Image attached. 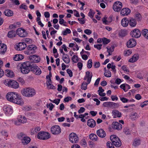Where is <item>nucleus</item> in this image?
Listing matches in <instances>:
<instances>
[{
	"label": "nucleus",
	"mask_w": 148,
	"mask_h": 148,
	"mask_svg": "<svg viewBox=\"0 0 148 148\" xmlns=\"http://www.w3.org/2000/svg\"><path fill=\"white\" fill-rule=\"evenodd\" d=\"M7 100L13 103L21 105L23 104L22 99L16 92H8L6 95Z\"/></svg>",
	"instance_id": "f257e3e1"
},
{
	"label": "nucleus",
	"mask_w": 148,
	"mask_h": 148,
	"mask_svg": "<svg viewBox=\"0 0 148 148\" xmlns=\"http://www.w3.org/2000/svg\"><path fill=\"white\" fill-rule=\"evenodd\" d=\"M32 66L31 63L29 61L25 62L23 63L21 67V71L23 74H27L31 71Z\"/></svg>",
	"instance_id": "f03ea898"
},
{
	"label": "nucleus",
	"mask_w": 148,
	"mask_h": 148,
	"mask_svg": "<svg viewBox=\"0 0 148 148\" xmlns=\"http://www.w3.org/2000/svg\"><path fill=\"white\" fill-rule=\"evenodd\" d=\"M21 93L23 95L26 97H32L36 94L35 90L29 87L23 89L21 91Z\"/></svg>",
	"instance_id": "7ed1b4c3"
},
{
	"label": "nucleus",
	"mask_w": 148,
	"mask_h": 148,
	"mask_svg": "<svg viewBox=\"0 0 148 148\" xmlns=\"http://www.w3.org/2000/svg\"><path fill=\"white\" fill-rule=\"evenodd\" d=\"M50 137V134L47 132H41L38 133L37 136L38 138L40 139L47 140Z\"/></svg>",
	"instance_id": "20e7f679"
},
{
	"label": "nucleus",
	"mask_w": 148,
	"mask_h": 148,
	"mask_svg": "<svg viewBox=\"0 0 148 148\" xmlns=\"http://www.w3.org/2000/svg\"><path fill=\"white\" fill-rule=\"evenodd\" d=\"M122 7V3L119 1L115 2L113 5V8L114 10L117 12H120Z\"/></svg>",
	"instance_id": "39448f33"
},
{
	"label": "nucleus",
	"mask_w": 148,
	"mask_h": 148,
	"mask_svg": "<svg viewBox=\"0 0 148 148\" xmlns=\"http://www.w3.org/2000/svg\"><path fill=\"white\" fill-rule=\"evenodd\" d=\"M31 71L33 72L36 75H40L41 73L40 69L35 64H32Z\"/></svg>",
	"instance_id": "423d86ee"
},
{
	"label": "nucleus",
	"mask_w": 148,
	"mask_h": 148,
	"mask_svg": "<svg viewBox=\"0 0 148 148\" xmlns=\"http://www.w3.org/2000/svg\"><path fill=\"white\" fill-rule=\"evenodd\" d=\"M79 140V137L74 133H72L69 135V140L73 143H77Z\"/></svg>",
	"instance_id": "0eeeda50"
},
{
	"label": "nucleus",
	"mask_w": 148,
	"mask_h": 148,
	"mask_svg": "<svg viewBox=\"0 0 148 148\" xmlns=\"http://www.w3.org/2000/svg\"><path fill=\"white\" fill-rule=\"evenodd\" d=\"M51 133L54 135L58 134L61 132L60 127L57 125L52 126L51 128Z\"/></svg>",
	"instance_id": "6e6552de"
},
{
	"label": "nucleus",
	"mask_w": 148,
	"mask_h": 148,
	"mask_svg": "<svg viewBox=\"0 0 148 148\" xmlns=\"http://www.w3.org/2000/svg\"><path fill=\"white\" fill-rule=\"evenodd\" d=\"M16 34L21 37H25L27 36V33L24 29H22L20 28H18L16 31Z\"/></svg>",
	"instance_id": "1a4fd4ad"
},
{
	"label": "nucleus",
	"mask_w": 148,
	"mask_h": 148,
	"mask_svg": "<svg viewBox=\"0 0 148 148\" xmlns=\"http://www.w3.org/2000/svg\"><path fill=\"white\" fill-rule=\"evenodd\" d=\"M130 35L133 37L138 38L140 36L141 33L138 29H135L131 32Z\"/></svg>",
	"instance_id": "9d476101"
},
{
	"label": "nucleus",
	"mask_w": 148,
	"mask_h": 148,
	"mask_svg": "<svg viewBox=\"0 0 148 148\" xmlns=\"http://www.w3.org/2000/svg\"><path fill=\"white\" fill-rule=\"evenodd\" d=\"M29 58L30 61H29L30 62H38L40 61L39 58L35 55L29 56Z\"/></svg>",
	"instance_id": "9b49d317"
},
{
	"label": "nucleus",
	"mask_w": 148,
	"mask_h": 148,
	"mask_svg": "<svg viewBox=\"0 0 148 148\" xmlns=\"http://www.w3.org/2000/svg\"><path fill=\"white\" fill-rule=\"evenodd\" d=\"M136 42L135 39L132 38L130 39L127 42V46L129 48H132L135 46Z\"/></svg>",
	"instance_id": "f8f14e48"
},
{
	"label": "nucleus",
	"mask_w": 148,
	"mask_h": 148,
	"mask_svg": "<svg viewBox=\"0 0 148 148\" xmlns=\"http://www.w3.org/2000/svg\"><path fill=\"white\" fill-rule=\"evenodd\" d=\"M27 47V45L24 42H19L17 45L16 49L18 51H22L24 49Z\"/></svg>",
	"instance_id": "ddd939ff"
},
{
	"label": "nucleus",
	"mask_w": 148,
	"mask_h": 148,
	"mask_svg": "<svg viewBox=\"0 0 148 148\" xmlns=\"http://www.w3.org/2000/svg\"><path fill=\"white\" fill-rule=\"evenodd\" d=\"M112 127L114 129L120 130L122 128V125L117 122H113L112 124Z\"/></svg>",
	"instance_id": "4468645a"
},
{
	"label": "nucleus",
	"mask_w": 148,
	"mask_h": 148,
	"mask_svg": "<svg viewBox=\"0 0 148 148\" xmlns=\"http://www.w3.org/2000/svg\"><path fill=\"white\" fill-rule=\"evenodd\" d=\"M97 134L99 137L104 138L106 136V134L103 130L100 129L97 131Z\"/></svg>",
	"instance_id": "2eb2a0df"
},
{
	"label": "nucleus",
	"mask_w": 148,
	"mask_h": 148,
	"mask_svg": "<svg viewBox=\"0 0 148 148\" xmlns=\"http://www.w3.org/2000/svg\"><path fill=\"white\" fill-rule=\"evenodd\" d=\"M131 12L130 10L127 8L122 9L121 11V14L122 16H126L128 15Z\"/></svg>",
	"instance_id": "dca6fc26"
},
{
	"label": "nucleus",
	"mask_w": 148,
	"mask_h": 148,
	"mask_svg": "<svg viewBox=\"0 0 148 148\" xmlns=\"http://www.w3.org/2000/svg\"><path fill=\"white\" fill-rule=\"evenodd\" d=\"M9 87L12 88L16 89L18 88L19 87V84L16 81L13 80L12 81L10 80V84Z\"/></svg>",
	"instance_id": "f3484780"
},
{
	"label": "nucleus",
	"mask_w": 148,
	"mask_h": 148,
	"mask_svg": "<svg viewBox=\"0 0 148 148\" xmlns=\"http://www.w3.org/2000/svg\"><path fill=\"white\" fill-rule=\"evenodd\" d=\"M25 119L23 121L22 120H20V119H18L17 120L13 121V123L16 125H21V123H24L27 121L26 118H24Z\"/></svg>",
	"instance_id": "a211bd4d"
},
{
	"label": "nucleus",
	"mask_w": 148,
	"mask_h": 148,
	"mask_svg": "<svg viewBox=\"0 0 148 148\" xmlns=\"http://www.w3.org/2000/svg\"><path fill=\"white\" fill-rule=\"evenodd\" d=\"M87 125L90 127H93L96 125L95 121L93 119H89L87 122Z\"/></svg>",
	"instance_id": "6ab92c4d"
},
{
	"label": "nucleus",
	"mask_w": 148,
	"mask_h": 148,
	"mask_svg": "<svg viewBox=\"0 0 148 148\" xmlns=\"http://www.w3.org/2000/svg\"><path fill=\"white\" fill-rule=\"evenodd\" d=\"M110 139L113 144H115L116 142H117L120 140L118 137L114 135H112L110 136Z\"/></svg>",
	"instance_id": "aec40b11"
},
{
	"label": "nucleus",
	"mask_w": 148,
	"mask_h": 148,
	"mask_svg": "<svg viewBox=\"0 0 148 148\" xmlns=\"http://www.w3.org/2000/svg\"><path fill=\"white\" fill-rule=\"evenodd\" d=\"M110 139L113 144H115L116 142H117L120 140L118 137L114 135H112L110 136Z\"/></svg>",
	"instance_id": "412c9836"
},
{
	"label": "nucleus",
	"mask_w": 148,
	"mask_h": 148,
	"mask_svg": "<svg viewBox=\"0 0 148 148\" xmlns=\"http://www.w3.org/2000/svg\"><path fill=\"white\" fill-rule=\"evenodd\" d=\"M110 139L113 144H115L116 142H117L120 140L118 137L114 135H112L110 136Z\"/></svg>",
	"instance_id": "4be33fe9"
},
{
	"label": "nucleus",
	"mask_w": 148,
	"mask_h": 148,
	"mask_svg": "<svg viewBox=\"0 0 148 148\" xmlns=\"http://www.w3.org/2000/svg\"><path fill=\"white\" fill-rule=\"evenodd\" d=\"M87 78V82L88 84H89L91 82V78H92V75L91 72L89 71H87L86 72L85 75Z\"/></svg>",
	"instance_id": "5701e85b"
},
{
	"label": "nucleus",
	"mask_w": 148,
	"mask_h": 148,
	"mask_svg": "<svg viewBox=\"0 0 148 148\" xmlns=\"http://www.w3.org/2000/svg\"><path fill=\"white\" fill-rule=\"evenodd\" d=\"M129 23V21L126 18H123L121 20V25L124 27H127Z\"/></svg>",
	"instance_id": "b1692460"
},
{
	"label": "nucleus",
	"mask_w": 148,
	"mask_h": 148,
	"mask_svg": "<svg viewBox=\"0 0 148 148\" xmlns=\"http://www.w3.org/2000/svg\"><path fill=\"white\" fill-rule=\"evenodd\" d=\"M30 140L31 139L29 137L25 136L21 140V142L23 145H26L30 142Z\"/></svg>",
	"instance_id": "393cba45"
},
{
	"label": "nucleus",
	"mask_w": 148,
	"mask_h": 148,
	"mask_svg": "<svg viewBox=\"0 0 148 148\" xmlns=\"http://www.w3.org/2000/svg\"><path fill=\"white\" fill-rule=\"evenodd\" d=\"M6 51V46L5 44H0V53L3 54Z\"/></svg>",
	"instance_id": "a878e982"
},
{
	"label": "nucleus",
	"mask_w": 148,
	"mask_h": 148,
	"mask_svg": "<svg viewBox=\"0 0 148 148\" xmlns=\"http://www.w3.org/2000/svg\"><path fill=\"white\" fill-rule=\"evenodd\" d=\"M4 111L6 114H11L12 113L13 110L12 108L10 107H4Z\"/></svg>",
	"instance_id": "bb28decb"
},
{
	"label": "nucleus",
	"mask_w": 148,
	"mask_h": 148,
	"mask_svg": "<svg viewBox=\"0 0 148 148\" xmlns=\"http://www.w3.org/2000/svg\"><path fill=\"white\" fill-rule=\"evenodd\" d=\"M139 56L137 54H135L129 60V62H134L136 61L138 59Z\"/></svg>",
	"instance_id": "cd10ccee"
},
{
	"label": "nucleus",
	"mask_w": 148,
	"mask_h": 148,
	"mask_svg": "<svg viewBox=\"0 0 148 148\" xmlns=\"http://www.w3.org/2000/svg\"><path fill=\"white\" fill-rule=\"evenodd\" d=\"M16 36V33L14 30H11L9 31L8 34V36L10 38H12Z\"/></svg>",
	"instance_id": "c85d7f7f"
},
{
	"label": "nucleus",
	"mask_w": 148,
	"mask_h": 148,
	"mask_svg": "<svg viewBox=\"0 0 148 148\" xmlns=\"http://www.w3.org/2000/svg\"><path fill=\"white\" fill-rule=\"evenodd\" d=\"M129 21V25L132 27H135L136 24V20L133 18L130 19Z\"/></svg>",
	"instance_id": "c756f323"
},
{
	"label": "nucleus",
	"mask_w": 148,
	"mask_h": 148,
	"mask_svg": "<svg viewBox=\"0 0 148 148\" xmlns=\"http://www.w3.org/2000/svg\"><path fill=\"white\" fill-rule=\"evenodd\" d=\"M5 15L8 16H13V12L12 10L6 9L4 12Z\"/></svg>",
	"instance_id": "7c9ffc66"
},
{
	"label": "nucleus",
	"mask_w": 148,
	"mask_h": 148,
	"mask_svg": "<svg viewBox=\"0 0 148 148\" xmlns=\"http://www.w3.org/2000/svg\"><path fill=\"white\" fill-rule=\"evenodd\" d=\"M62 60L66 64H68L70 62V59L69 56L65 54V55H63Z\"/></svg>",
	"instance_id": "2f4dec72"
},
{
	"label": "nucleus",
	"mask_w": 148,
	"mask_h": 148,
	"mask_svg": "<svg viewBox=\"0 0 148 148\" xmlns=\"http://www.w3.org/2000/svg\"><path fill=\"white\" fill-rule=\"evenodd\" d=\"M24 58V56L22 55H16L13 58V60L16 61H19Z\"/></svg>",
	"instance_id": "473e14b6"
},
{
	"label": "nucleus",
	"mask_w": 148,
	"mask_h": 148,
	"mask_svg": "<svg viewBox=\"0 0 148 148\" xmlns=\"http://www.w3.org/2000/svg\"><path fill=\"white\" fill-rule=\"evenodd\" d=\"M89 138L93 141H96L98 140V137L96 134H90Z\"/></svg>",
	"instance_id": "72a5a7b5"
},
{
	"label": "nucleus",
	"mask_w": 148,
	"mask_h": 148,
	"mask_svg": "<svg viewBox=\"0 0 148 148\" xmlns=\"http://www.w3.org/2000/svg\"><path fill=\"white\" fill-rule=\"evenodd\" d=\"M140 140L139 139L135 138L133 142L132 145L134 147H136L140 144Z\"/></svg>",
	"instance_id": "f704fd0d"
},
{
	"label": "nucleus",
	"mask_w": 148,
	"mask_h": 148,
	"mask_svg": "<svg viewBox=\"0 0 148 148\" xmlns=\"http://www.w3.org/2000/svg\"><path fill=\"white\" fill-rule=\"evenodd\" d=\"M6 75L8 77H12L14 76V72L11 70L8 69L6 70Z\"/></svg>",
	"instance_id": "c9c22d12"
},
{
	"label": "nucleus",
	"mask_w": 148,
	"mask_h": 148,
	"mask_svg": "<svg viewBox=\"0 0 148 148\" xmlns=\"http://www.w3.org/2000/svg\"><path fill=\"white\" fill-rule=\"evenodd\" d=\"M40 127L33 128L31 130V134L32 135L40 131Z\"/></svg>",
	"instance_id": "e433bc0d"
},
{
	"label": "nucleus",
	"mask_w": 148,
	"mask_h": 148,
	"mask_svg": "<svg viewBox=\"0 0 148 148\" xmlns=\"http://www.w3.org/2000/svg\"><path fill=\"white\" fill-rule=\"evenodd\" d=\"M112 114L114 116H116L117 117H120L121 116V113L116 110H114L112 111Z\"/></svg>",
	"instance_id": "4c0bfd02"
},
{
	"label": "nucleus",
	"mask_w": 148,
	"mask_h": 148,
	"mask_svg": "<svg viewBox=\"0 0 148 148\" xmlns=\"http://www.w3.org/2000/svg\"><path fill=\"white\" fill-rule=\"evenodd\" d=\"M142 35L147 39H148V30L147 29H144L142 30Z\"/></svg>",
	"instance_id": "58836bf2"
},
{
	"label": "nucleus",
	"mask_w": 148,
	"mask_h": 148,
	"mask_svg": "<svg viewBox=\"0 0 148 148\" xmlns=\"http://www.w3.org/2000/svg\"><path fill=\"white\" fill-rule=\"evenodd\" d=\"M130 117L132 120H135L138 117V114L136 112L132 113L130 115Z\"/></svg>",
	"instance_id": "ea45409f"
},
{
	"label": "nucleus",
	"mask_w": 148,
	"mask_h": 148,
	"mask_svg": "<svg viewBox=\"0 0 148 148\" xmlns=\"http://www.w3.org/2000/svg\"><path fill=\"white\" fill-rule=\"evenodd\" d=\"M110 107L112 108H115L118 107L119 106V104L117 103H115L113 102H110Z\"/></svg>",
	"instance_id": "a19ab883"
},
{
	"label": "nucleus",
	"mask_w": 148,
	"mask_h": 148,
	"mask_svg": "<svg viewBox=\"0 0 148 148\" xmlns=\"http://www.w3.org/2000/svg\"><path fill=\"white\" fill-rule=\"evenodd\" d=\"M135 18L138 21H140L142 19V16L140 13L137 12L135 14Z\"/></svg>",
	"instance_id": "79ce46f5"
},
{
	"label": "nucleus",
	"mask_w": 148,
	"mask_h": 148,
	"mask_svg": "<svg viewBox=\"0 0 148 148\" xmlns=\"http://www.w3.org/2000/svg\"><path fill=\"white\" fill-rule=\"evenodd\" d=\"M126 34V32L124 30H121L119 33V36L123 37L125 36Z\"/></svg>",
	"instance_id": "37998d69"
},
{
	"label": "nucleus",
	"mask_w": 148,
	"mask_h": 148,
	"mask_svg": "<svg viewBox=\"0 0 148 148\" xmlns=\"http://www.w3.org/2000/svg\"><path fill=\"white\" fill-rule=\"evenodd\" d=\"M95 13V12L93 11L91 9H90L89 12L88 14V15L91 18H92Z\"/></svg>",
	"instance_id": "c03bdc74"
},
{
	"label": "nucleus",
	"mask_w": 148,
	"mask_h": 148,
	"mask_svg": "<svg viewBox=\"0 0 148 148\" xmlns=\"http://www.w3.org/2000/svg\"><path fill=\"white\" fill-rule=\"evenodd\" d=\"M88 84V83H86V82H84L82 84L81 87L82 89L86 90L87 89V87Z\"/></svg>",
	"instance_id": "a18cd8bd"
},
{
	"label": "nucleus",
	"mask_w": 148,
	"mask_h": 148,
	"mask_svg": "<svg viewBox=\"0 0 148 148\" xmlns=\"http://www.w3.org/2000/svg\"><path fill=\"white\" fill-rule=\"evenodd\" d=\"M104 75L105 77H110L111 76V72L108 70L104 73Z\"/></svg>",
	"instance_id": "49530a36"
},
{
	"label": "nucleus",
	"mask_w": 148,
	"mask_h": 148,
	"mask_svg": "<svg viewBox=\"0 0 148 148\" xmlns=\"http://www.w3.org/2000/svg\"><path fill=\"white\" fill-rule=\"evenodd\" d=\"M102 40L103 43L105 45L107 44L110 41V39H108L105 38H102Z\"/></svg>",
	"instance_id": "de8ad7c7"
},
{
	"label": "nucleus",
	"mask_w": 148,
	"mask_h": 148,
	"mask_svg": "<svg viewBox=\"0 0 148 148\" xmlns=\"http://www.w3.org/2000/svg\"><path fill=\"white\" fill-rule=\"evenodd\" d=\"M18 138L21 140V141L25 136V135L23 133H21L17 135Z\"/></svg>",
	"instance_id": "09e8293b"
},
{
	"label": "nucleus",
	"mask_w": 148,
	"mask_h": 148,
	"mask_svg": "<svg viewBox=\"0 0 148 148\" xmlns=\"http://www.w3.org/2000/svg\"><path fill=\"white\" fill-rule=\"evenodd\" d=\"M71 33V31L68 28H66L65 30L62 32V33L64 35H66L68 34H70Z\"/></svg>",
	"instance_id": "8fccbe9b"
},
{
	"label": "nucleus",
	"mask_w": 148,
	"mask_h": 148,
	"mask_svg": "<svg viewBox=\"0 0 148 148\" xmlns=\"http://www.w3.org/2000/svg\"><path fill=\"white\" fill-rule=\"evenodd\" d=\"M87 67L90 69L91 68L92 66V62L91 59H90L88 62Z\"/></svg>",
	"instance_id": "3c124183"
},
{
	"label": "nucleus",
	"mask_w": 148,
	"mask_h": 148,
	"mask_svg": "<svg viewBox=\"0 0 148 148\" xmlns=\"http://www.w3.org/2000/svg\"><path fill=\"white\" fill-rule=\"evenodd\" d=\"M106 48L107 49V51L109 50V51H111V52H112L114 51V45H112L110 47L109 46H108Z\"/></svg>",
	"instance_id": "603ef678"
},
{
	"label": "nucleus",
	"mask_w": 148,
	"mask_h": 148,
	"mask_svg": "<svg viewBox=\"0 0 148 148\" xmlns=\"http://www.w3.org/2000/svg\"><path fill=\"white\" fill-rule=\"evenodd\" d=\"M72 60L75 63L77 62L78 61V57L77 56L75 55L73 56Z\"/></svg>",
	"instance_id": "864d4df0"
},
{
	"label": "nucleus",
	"mask_w": 148,
	"mask_h": 148,
	"mask_svg": "<svg viewBox=\"0 0 148 148\" xmlns=\"http://www.w3.org/2000/svg\"><path fill=\"white\" fill-rule=\"evenodd\" d=\"M110 102H105L103 104V106L104 107H110Z\"/></svg>",
	"instance_id": "5fc2aeb1"
},
{
	"label": "nucleus",
	"mask_w": 148,
	"mask_h": 148,
	"mask_svg": "<svg viewBox=\"0 0 148 148\" xmlns=\"http://www.w3.org/2000/svg\"><path fill=\"white\" fill-rule=\"evenodd\" d=\"M49 109L51 111L52 110L53 108L54 107V105L51 103H50L48 105V104H47V108H49Z\"/></svg>",
	"instance_id": "6e6d98bb"
},
{
	"label": "nucleus",
	"mask_w": 148,
	"mask_h": 148,
	"mask_svg": "<svg viewBox=\"0 0 148 148\" xmlns=\"http://www.w3.org/2000/svg\"><path fill=\"white\" fill-rule=\"evenodd\" d=\"M113 145L116 147H119L121 146V143L120 140L117 142H116L115 144H113Z\"/></svg>",
	"instance_id": "4d7b16f0"
},
{
	"label": "nucleus",
	"mask_w": 148,
	"mask_h": 148,
	"mask_svg": "<svg viewBox=\"0 0 148 148\" xmlns=\"http://www.w3.org/2000/svg\"><path fill=\"white\" fill-rule=\"evenodd\" d=\"M18 81L23 84H24L25 81L21 77H19L18 79Z\"/></svg>",
	"instance_id": "13d9d810"
},
{
	"label": "nucleus",
	"mask_w": 148,
	"mask_h": 148,
	"mask_svg": "<svg viewBox=\"0 0 148 148\" xmlns=\"http://www.w3.org/2000/svg\"><path fill=\"white\" fill-rule=\"evenodd\" d=\"M66 71L67 73L69 74V76L70 77H71L73 76V73L71 70L68 69H67Z\"/></svg>",
	"instance_id": "bf43d9fd"
},
{
	"label": "nucleus",
	"mask_w": 148,
	"mask_h": 148,
	"mask_svg": "<svg viewBox=\"0 0 148 148\" xmlns=\"http://www.w3.org/2000/svg\"><path fill=\"white\" fill-rule=\"evenodd\" d=\"M72 99V98L70 97H67L64 99V101L65 102H68L69 100H71Z\"/></svg>",
	"instance_id": "052dcab7"
},
{
	"label": "nucleus",
	"mask_w": 148,
	"mask_h": 148,
	"mask_svg": "<svg viewBox=\"0 0 148 148\" xmlns=\"http://www.w3.org/2000/svg\"><path fill=\"white\" fill-rule=\"evenodd\" d=\"M123 132L126 135H129L130 134L129 130L127 128L124 129Z\"/></svg>",
	"instance_id": "680f3d73"
},
{
	"label": "nucleus",
	"mask_w": 148,
	"mask_h": 148,
	"mask_svg": "<svg viewBox=\"0 0 148 148\" xmlns=\"http://www.w3.org/2000/svg\"><path fill=\"white\" fill-rule=\"evenodd\" d=\"M47 86L49 89H56V87L51 84H48Z\"/></svg>",
	"instance_id": "e2e57ef3"
},
{
	"label": "nucleus",
	"mask_w": 148,
	"mask_h": 148,
	"mask_svg": "<svg viewBox=\"0 0 148 148\" xmlns=\"http://www.w3.org/2000/svg\"><path fill=\"white\" fill-rule=\"evenodd\" d=\"M27 50H29L30 51L33 50H34V45H29L27 47Z\"/></svg>",
	"instance_id": "0e129e2a"
},
{
	"label": "nucleus",
	"mask_w": 148,
	"mask_h": 148,
	"mask_svg": "<svg viewBox=\"0 0 148 148\" xmlns=\"http://www.w3.org/2000/svg\"><path fill=\"white\" fill-rule=\"evenodd\" d=\"M102 45L101 44H97V45H94V47L95 48H97L98 50H99L101 49V47Z\"/></svg>",
	"instance_id": "69168bd1"
},
{
	"label": "nucleus",
	"mask_w": 148,
	"mask_h": 148,
	"mask_svg": "<svg viewBox=\"0 0 148 148\" xmlns=\"http://www.w3.org/2000/svg\"><path fill=\"white\" fill-rule=\"evenodd\" d=\"M120 100L124 103H127L128 101V100L125 97L121 98Z\"/></svg>",
	"instance_id": "338daca9"
},
{
	"label": "nucleus",
	"mask_w": 148,
	"mask_h": 148,
	"mask_svg": "<svg viewBox=\"0 0 148 148\" xmlns=\"http://www.w3.org/2000/svg\"><path fill=\"white\" fill-rule=\"evenodd\" d=\"M85 108L83 107H81L80 108V109L78 111V112L79 114H81L83 113L85 111Z\"/></svg>",
	"instance_id": "774afa93"
}]
</instances>
